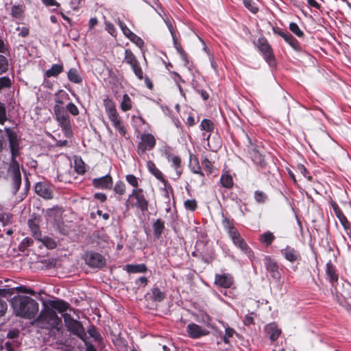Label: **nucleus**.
Listing matches in <instances>:
<instances>
[{"mask_svg": "<svg viewBox=\"0 0 351 351\" xmlns=\"http://www.w3.org/2000/svg\"><path fill=\"white\" fill-rule=\"evenodd\" d=\"M126 181L132 186L134 189H137L138 186V178L132 175V174H128L125 177Z\"/></svg>", "mask_w": 351, "mask_h": 351, "instance_id": "nucleus-49", "label": "nucleus"}, {"mask_svg": "<svg viewBox=\"0 0 351 351\" xmlns=\"http://www.w3.org/2000/svg\"><path fill=\"white\" fill-rule=\"evenodd\" d=\"M75 169L77 173L82 174L85 172L84 163L81 159L75 160Z\"/></svg>", "mask_w": 351, "mask_h": 351, "instance_id": "nucleus-50", "label": "nucleus"}, {"mask_svg": "<svg viewBox=\"0 0 351 351\" xmlns=\"http://www.w3.org/2000/svg\"><path fill=\"white\" fill-rule=\"evenodd\" d=\"M132 198L136 199V202L133 204V206L138 207L142 211L146 210L147 209L148 204L145 197V195L143 193V189H134L132 193L129 196V199Z\"/></svg>", "mask_w": 351, "mask_h": 351, "instance_id": "nucleus-9", "label": "nucleus"}, {"mask_svg": "<svg viewBox=\"0 0 351 351\" xmlns=\"http://www.w3.org/2000/svg\"><path fill=\"white\" fill-rule=\"evenodd\" d=\"M289 29L298 37H302L304 34L295 23H291L289 24Z\"/></svg>", "mask_w": 351, "mask_h": 351, "instance_id": "nucleus-52", "label": "nucleus"}, {"mask_svg": "<svg viewBox=\"0 0 351 351\" xmlns=\"http://www.w3.org/2000/svg\"><path fill=\"white\" fill-rule=\"evenodd\" d=\"M184 205L186 209L191 211L195 210V209L197 207V202L194 199H186V201H184Z\"/></svg>", "mask_w": 351, "mask_h": 351, "instance_id": "nucleus-48", "label": "nucleus"}, {"mask_svg": "<svg viewBox=\"0 0 351 351\" xmlns=\"http://www.w3.org/2000/svg\"><path fill=\"white\" fill-rule=\"evenodd\" d=\"M14 313L16 316L33 318L38 311V304L27 296H18L12 301Z\"/></svg>", "mask_w": 351, "mask_h": 351, "instance_id": "nucleus-1", "label": "nucleus"}, {"mask_svg": "<svg viewBox=\"0 0 351 351\" xmlns=\"http://www.w3.org/2000/svg\"><path fill=\"white\" fill-rule=\"evenodd\" d=\"M129 39L140 48L144 45L143 40L135 34H134Z\"/></svg>", "mask_w": 351, "mask_h": 351, "instance_id": "nucleus-54", "label": "nucleus"}, {"mask_svg": "<svg viewBox=\"0 0 351 351\" xmlns=\"http://www.w3.org/2000/svg\"><path fill=\"white\" fill-rule=\"evenodd\" d=\"M108 117L112 123L114 127L119 131L120 134L124 136L126 133V130L121 123V121L117 111L108 114Z\"/></svg>", "mask_w": 351, "mask_h": 351, "instance_id": "nucleus-16", "label": "nucleus"}, {"mask_svg": "<svg viewBox=\"0 0 351 351\" xmlns=\"http://www.w3.org/2000/svg\"><path fill=\"white\" fill-rule=\"evenodd\" d=\"M267 197L266 194L262 191H256L254 193V199L258 203H264Z\"/></svg>", "mask_w": 351, "mask_h": 351, "instance_id": "nucleus-51", "label": "nucleus"}, {"mask_svg": "<svg viewBox=\"0 0 351 351\" xmlns=\"http://www.w3.org/2000/svg\"><path fill=\"white\" fill-rule=\"evenodd\" d=\"M56 119L61 125L66 136H70L71 131V122L70 118L67 113L66 110L64 108H53Z\"/></svg>", "mask_w": 351, "mask_h": 351, "instance_id": "nucleus-5", "label": "nucleus"}, {"mask_svg": "<svg viewBox=\"0 0 351 351\" xmlns=\"http://www.w3.org/2000/svg\"><path fill=\"white\" fill-rule=\"evenodd\" d=\"M167 160L169 162L171 163V166L174 168L176 171V178H178L182 173V169L180 167L181 159L179 156H176L174 154H169L167 156Z\"/></svg>", "mask_w": 351, "mask_h": 351, "instance_id": "nucleus-19", "label": "nucleus"}, {"mask_svg": "<svg viewBox=\"0 0 351 351\" xmlns=\"http://www.w3.org/2000/svg\"><path fill=\"white\" fill-rule=\"evenodd\" d=\"M8 308L7 303L5 300L0 298V317L3 315Z\"/></svg>", "mask_w": 351, "mask_h": 351, "instance_id": "nucleus-58", "label": "nucleus"}, {"mask_svg": "<svg viewBox=\"0 0 351 351\" xmlns=\"http://www.w3.org/2000/svg\"><path fill=\"white\" fill-rule=\"evenodd\" d=\"M8 171L12 175L13 193H16L21 184V175L19 169V165L16 160H12Z\"/></svg>", "mask_w": 351, "mask_h": 351, "instance_id": "nucleus-7", "label": "nucleus"}, {"mask_svg": "<svg viewBox=\"0 0 351 351\" xmlns=\"http://www.w3.org/2000/svg\"><path fill=\"white\" fill-rule=\"evenodd\" d=\"M326 274L328 280L331 283L338 280V275L336 274L335 267L332 265L331 263H328L326 264Z\"/></svg>", "mask_w": 351, "mask_h": 351, "instance_id": "nucleus-22", "label": "nucleus"}, {"mask_svg": "<svg viewBox=\"0 0 351 351\" xmlns=\"http://www.w3.org/2000/svg\"><path fill=\"white\" fill-rule=\"evenodd\" d=\"M222 223L224 228L228 231V235L233 243L245 254H250V249L237 229L232 226V222L226 218L223 220Z\"/></svg>", "mask_w": 351, "mask_h": 351, "instance_id": "nucleus-2", "label": "nucleus"}, {"mask_svg": "<svg viewBox=\"0 0 351 351\" xmlns=\"http://www.w3.org/2000/svg\"><path fill=\"white\" fill-rule=\"evenodd\" d=\"M154 234L156 238H160L164 229L165 223L160 219H157L153 224Z\"/></svg>", "mask_w": 351, "mask_h": 351, "instance_id": "nucleus-26", "label": "nucleus"}, {"mask_svg": "<svg viewBox=\"0 0 351 351\" xmlns=\"http://www.w3.org/2000/svg\"><path fill=\"white\" fill-rule=\"evenodd\" d=\"M200 127L202 130L206 132H211L214 129L213 123L210 120L206 119H204L202 121Z\"/></svg>", "mask_w": 351, "mask_h": 351, "instance_id": "nucleus-42", "label": "nucleus"}, {"mask_svg": "<svg viewBox=\"0 0 351 351\" xmlns=\"http://www.w3.org/2000/svg\"><path fill=\"white\" fill-rule=\"evenodd\" d=\"M131 68L134 73L135 75L139 79L143 80V70L139 64V62H136L134 65L131 66Z\"/></svg>", "mask_w": 351, "mask_h": 351, "instance_id": "nucleus-44", "label": "nucleus"}, {"mask_svg": "<svg viewBox=\"0 0 351 351\" xmlns=\"http://www.w3.org/2000/svg\"><path fill=\"white\" fill-rule=\"evenodd\" d=\"M85 261L92 267L101 268L106 265L105 258L100 254L94 252L86 254Z\"/></svg>", "mask_w": 351, "mask_h": 351, "instance_id": "nucleus-8", "label": "nucleus"}, {"mask_svg": "<svg viewBox=\"0 0 351 351\" xmlns=\"http://www.w3.org/2000/svg\"><path fill=\"white\" fill-rule=\"evenodd\" d=\"M88 333L90 337H93L95 340H100V335L97 331V329L94 326H91L88 329Z\"/></svg>", "mask_w": 351, "mask_h": 351, "instance_id": "nucleus-55", "label": "nucleus"}, {"mask_svg": "<svg viewBox=\"0 0 351 351\" xmlns=\"http://www.w3.org/2000/svg\"><path fill=\"white\" fill-rule=\"evenodd\" d=\"M258 50L262 53L265 60L269 64H272L274 60V56L271 46L269 45L266 38H259L256 43Z\"/></svg>", "mask_w": 351, "mask_h": 351, "instance_id": "nucleus-6", "label": "nucleus"}, {"mask_svg": "<svg viewBox=\"0 0 351 351\" xmlns=\"http://www.w3.org/2000/svg\"><path fill=\"white\" fill-rule=\"evenodd\" d=\"M8 69V61L7 58L3 55H0V75L5 73Z\"/></svg>", "mask_w": 351, "mask_h": 351, "instance_id": "nucleus-46", "label": "nucleus"}, {"mask_svg": "<svg viewBox=\"0 0 351 351\" xmlns=\"http://www.w3.org/2000/svg\"><path fill=\"white\" fill-rule=\"evenodd\" d=\"M189 167L193 173L199 174L202 177H204V173L201 169L198 158L191 153L190 154L189 157Z\"/></svg>", "mask_w": 351, "mask_h": 351, "instance_id": "nucleus-18", "label": "nucleus"}, {"mask_svg": "<svg viewBox=\"0 0 351 351\" xmlns=\"http://www.w3.org/2000/svg\"><path fill=\"white\" fill-rule=\"evenodd\" d=\"M274 239L275 237L274 236L273 233L267 231L261 235L260 241L268 246L271 244Z\"/></svg>", "mask_w": 351, "mask_h": 351, "instance_id": "nucleus-32", "label": "nucleus"}, {"mask_svg": "<svg viewBox=\"0 0 351 351\" xmlns=\"http://www.w3.org/2000/svg\"><path fill=\"white\" fill-rule=\"evenodd\" d=\"M6 120V111L3 104L0 102V123L3 124Z\"/></svg>", "mask_w": 351, "mask_h": 351, "instance_id": "nucleus-57", "label": "nucleus"}, {"mask_svg": "<svg viewBox=\"0 0 351 351\" xmlns=\"http://www.w3.org/2000/svg\"><path fill=\"white\" fill-rule=\"evenodd\" d=\"M63 69H64L63 64H55L52 65L51 69H48L46 71L45 75L48 77H56L60 73H62L63 71Z\"/></svg>", "mask_w": 351, "mask_h": 351, "instance_id": "nucleus-23", "label": "nucleus"}, {"mask_svg": "<svg viewBox=\"0 0 351 351\" xmlns=\"http://www.w3.org/2000/svg\"><path fill=\"white\" fill-rule=\"evenodd\" d=\"M215 283L223 288H229L233 283V278L230 274H216Z\"/></svg>", "mask_w": 351, "mask_h": 351, "instance_id": "nucleus-15", "label": "nucleus"}, {"mask_svg": "<svg viewBox=\"0 0 351 351\" xmlns=\"http://www.w3.org/2000/svg\"><path fill=\"white\" fill-rule=\"evenodd\" d=\"M124 60L127 64H130V66L138 62L135 56L130 49L125 50Z\"/></svg>", "mask_w": 351, "mask_h": 351, "instance_id": "nucleus-31", "label": "nucleus"}, {"mask_svg": "<svg viewBox=\"0 0 351 351\" xmlns=\"http://www.w3.org/2000/svg\"><path fill=\"white\" fill-rule=\"evenodd\" d=\"M16 342L8 340L2 343L1 350L3 351H16Z\"/></svg>", "mask_w": 351, "mask_h": 351, "instance_id": "nucleus-38", "label": "nucleus"}, {"mask_svg": "<svg viewBox=\"0 0 351 351\" xmlns=\"http://www.w3.org/2000/svg\"><path fill=\"white\" fill-rule=\"evenodd\" d=\"M165 298L164 292L160 290L158 287H154L152 290V299L155 302H160Z\"/></svg>", "mask_w": 351, "mask_h": 351, "instance_id": "nucleus-29", "label": "nucleus"}, {"mask_svg": "<svg viewBox=\"0 0 351 351\" xmlns=\"http://www.w3.org/2000/svg\"><path fill=\"white\" fill-rule=\"evenodd\" d=\"M147 167L149 171L154 175L158 180H163L162 173L156 167L154 162L149 160L147 162Z\"/></svg>", "mask_w": 351, "mask_h": 351, "instance_id": "nucleus-24", "label": "nucleus"}, {"mask_svg": "<svg viewBox=\"0 0 351 351\" xmlns=\"http://www.w3.org/2000/svg\"><path fill=\"white\" fill-rule=\"evenodd\" d=\"M93 185L99 189L110 190L112 187V178L110 175L94 178L92 181Z\"/></svg>", "mask_w": 351, "mask_h": 351, "instance_id": "nucleus-12", "label": "nucleus"}, {"mask_svg": "<svg viewBox=\"0 0 351 351\" xmlns=\"http://www.w3.org/2000/svg\"><path fill=\"white\" fill-rule=\"evenodd\" d=\"M282 256L290 262L296 261L300 257V253L294 248L287 246L281 250Z\"/></svg>", "mask_w": 351, "mask_h": 351, "instance_id": "nucleus-17", "label": "nucleus"}, {"mask_svg": "<svg viewBox=\"0 0 351 351\" xmlns=\"http://www.w3.org/2000/svg\"><path fill=\"white\" fill-rule=\"evenodd\" d=\"M298 171L305 178H308L310 180V177L306 176V169L303 165H298L297 167Z\"/></svg>", "mask_w": 351, "mask_h": 351, "instance_id": "nucleus-59", "label": "nucleus"}, {"mask_svg": "<svg viewBox=\"0 0 351 351\" xmlns=\"http://www.w3.org/2000/svg\"><path fill=\"white\" fill-rule=\"evenodd\" d=\"M6 132L9 143L10 147L11 149L12 154V160H16V157L18 156V150H19V143L17 141V135L15 132H14L10 128H5Z\"/></svg>", "mask_w": 351, "mask_h": 351, "instance_id": "nucleus-11", "label": "nucleus"}, {"mask_svg": "<svg viewBox=\"0 0 351 351\" xmlns=\"http://www.w3.org/2000/svg\"><path fill=\"white\" fill-rule=\"evenodd\" d=\"M50 306L59 312H64L68 308V304L62 300H52L50 302Z\"/></svg>", "mask_w": 351, "mask_h": 351, "instance_id": "nucleus-27", "label": "nucleus"}, {"mask_svg": "<svg viewBox=\"0 0 351 351\" xmlns=\"http://www.w3.org/2000/svg\"><path fill=\"white\" fill-rule=\"evenodd\" d=\"M307 2H308V4L311 7H313V8H315L317 9H319L320 7L319 3L315 0H307Z\"/></svg>", "mask_w": 351, "mask_h": 351, "instance_id": "nucleus-64", "label": "nucleus"}, {"mask_svg": "<svg viewBox=\"0 0 351 351\" xmlns=\"http://www.w3.org/2000/svg\"><path fill=\"white\" fill-rule=\"evenodd\" d=\"M12 84V80L8 77H0V92L5 88H9Z\"/></svg>", "mask_w": 351, "mask_h": 351, "instance_id": "nucleus-41", "label": "nucleus"}, {"mask_svg": "<svg viewBox=\"0 0 351 351\" xmlns=\"http://www.w3.org/2000/svg\"><path fill=\"white\" fill-rule=\"evenodd\" d=\"M186 332L189 336L193 339H197L202 336L207 335L209 333L208 330L202 328L197 324H189L186 327Z\"/></svg>", "mask_w": 351, "mask_h": 351, "instance_id": "nucleus-13", "label": "nucleus"}, {"mask_svg": "<svg viewBox=\"0 0 351 351\" xmlns=\"http://www.w3.org/2000/svg\"><path fill=\"white\" fill-rule=\"evenodd\" d=\"M223 326L225 328L223 341L226 343H228L230 342V338L232 337L233 335L236 334V332L233 328L229 327L227 324L223 323Z\"/></svg>", "mask_w": 351, "mask_h": 351, "instance_id": "nucleus-33", "label": "nucleus"}, {"mask_svg": "<svg viewBox=\"0 0 351 351\" xmlns=\"http://www.w3.org/2000/svg\"><path fill=\"white\" fill-rule=\"evenodd\" d=\"M220 181L222 186L228 189L231 188L233 185L232 178L228 174H222Z\"/></svg>", "mask_w": 351, "mask_h": 351, "instance_id": "nucleus-34", "label": "nucleus"}, {"mask_svg": "<svg viewBox=\"0 0 351 351\" xmlns=\"http://www.w3.org/2000/svg\"><path fill=\"white\" fill-rule=\"evenodd\" d=\"M252 158L254 162L261 167H263L265 163V160L262 154L258 152L254 151L252 154Z\"/></svg>", "mask_w": 351, "mask_h": 351, "instance_id": "nucleus-37", "label": "nucleus"}, {"mask_svg": "<svg viewBox=\"0 0 351 351\" xmlns=\"http://www.w3.org/2000/svg\"><path fill=\"white\" fill-rule=\"evenodd\" d=\"M44 319L53 328H58L61 319L54 311H48L45 315Z\"/></svg>", "mask_w": 351, "mask_h": 351, "instance_id": "nucleus-20", "label": "nucleus"}, {"mask_svg": "<svg viewBox=\"0 0 351 351\" xmlns=\"http://www.w3.org/2000/svg\"><path fill=\"white\" fill-rule=\"evenodd\" d=\"M126 270L129 273H143L147 270V268L144 264L128 265H126Z\"/></svg>", "mask_w": 351, "mask_h": 351, "instance_id": "nucleus-28", "label": "nucleus"}, {"mask_svg": "<svg viewBox=\"0 0 351 351\" xmlns=\"http://www.w3.org/2000/svg\"><path fill=\"white\" fill-rule=\"evenodd\" d=\"M64 319L68 330L80 337L82 341H85L86 334L80 322L73 319L69 314L64 315Z\"/></svg>", "mask_w": 351, "mask_h": 351, "instance_id": "nucleus-4", "label": "nucleus"}, {"mask_svg": "<svg viewBox=\"0 0 351 351\" xmlns=\"http://www.w3.org/2000/svg\"><path fill=\"white\" fill-rule=\"evenodd\" d=\"M243 2L245 7L253 14H256L258 11V8L252 0H243Z\"/></svg>", "mask_w": 351, "mask_h": 351, "instance_id": "nucleus-47", "label": "nucleus"}, {"mask_svg": "<svg viewBox=\"0 0 351 351\" xmlns=\"http://www.w3.org/2000/svg\"><path fill=\"white\" fill-rule=\"evenodd\" d=\"M118 25L122 30L123 34L128 38H130L134 34L133 33L127 26L126 25L120 20H118Z\"/></svg>", "mask_w": 351, "mask_h": 351, "instance_id": "nucleus-43", "label": "nucleus"}, {"mask_svg": "<svg viewBox=\"0 0 351 351\" xmlns=\"http://www.w3.org/2000/svg\"><path fill=\"white\" fill-rule=\"evenodd\" d=\"M104 104L107 114L117 112L115 104L112 100L106 99L104 101Z\"/></svg>", "mask_w": 351, "mask_h": 351, "instance_id": "nucleus-36", "label": "nucleus"}, {"mask_svg": "<svg viewBox=\"0 0 351 351\" xmlns=\"http://www.w3.org/2000/svg\"><path fill=\"white\" fill-rule=\"evenodd\" d=\"M95 198L104 202L106 200V195L104 193H97L95 194Z\"/></svg>", "mask_w": 351, "mask_h": 351, "instance_id": "nucleus-60", "label": "nucleus"}, {"mask_svg": "<svg viewBox=\"0 0 351 351\" xmlns=\"http://www.w3.org/2000/svg\"><path fill=\"white\" fill-rule=\"evenodd\" d=\"M43 3L47 6L58 5V3L55 0H42Z\"/></svg>", "mask_w": 351, "mask_h": 351, "instance_id": "nucleus-61", "label": "nucleus"}, {"mask_svg": "<svg viewBox=\"0 0 351 351\" xmlns=\"http://www.w3.org/2000/svg\"><path fill=\"white\" fill-rule=\"evenodd\" d=\"M36 193L46 199L53 197V186L45 182H38L34 187Z\"/></svg>", "mask_w": 351, "mask_h": 351, "instance_id": "nucleus-10", "label": "nucleus"}, {"mask_svg": "<svg viewBox=\"0 0 351 351\" xmlns=\"http://www.w3.org/2000/svg\"><path fill=\"white\" fill-rule=\"evenodd\" d=\"M265 332L269 336L271 341L276 340L280 334V330L274 323L267 325L265 326Z\"/></svg>", "mask_w": 351, "mask_h": 351, "instance_id": "nucleus-21", "label": "nucleus"}, {"mask_svg": "<svg viewBox=\"0 0 351 351\" xmlns=\"http://www.w3.org/2000/svg\"><path fill=\"white\" fill-rule=\"evenodd\" d=\"M156 144V140L150 133H142L139 136V142L137 144L136 152L141 156L147 151L152 150Z\"/></svg>", "mask_w": 351, "mask_h": 351, "instance_id": "nucleus-3", "label": "nucleus"}, {"mask_svg": "<svg viewBox=\"0 0 351 351\" xmlns=\"http://www.w3.org/2000/svg\"><path fill=\"white\" fill-rule=\"evenodd\" d=\"M43 245H45L48 249H54L56 247V241L48 237H43L40 239H38Z\"/></svg>", "mask_w": 351, "mask_h": 351, "instance_id": "nucleus-39", "label": "nucleus"}, {"mask_svg": "<svg viewBox=\"0 0 351 351\" xmlns=\"http://www.w3.org/2000/svg\"><path fill=\"white\" fill-rule=\"evenodd\" d=\"M121 109L125 112L132 109V102L128 95L125 94L123 97V100L121 103Z\"/></svg>", "mask_w": 351, "mask_h": 351, "instance_id": "nucleus-30", "label": "nucleus"}, {"mask_svg": "<svg viewBox=\"0 0 351 351\" xmlns=\"http://www.w3.org/2000/svg\"><path fill=\"white\" fill-rule=\"evenodd\" d=\"M279 35L281 36L293 49H296L298 43L291 35L287 34L284 32H280Z\"/></svg>", "mask_w": 351, "mask_h": 351, "instance_id": "nucleus-35", "label": "nucleus"}, {"mask_svg": "<svg viewBox=\"0 0 351 351\" xmlns=\"http://www.w3.org/2000/svg\"><path fill=\"white\" fill-rule=\"evenodd\" d=\"M264 263L267 270L270 273L271 277L275 280H279L280 274L278 271L277 263L269 256H266Z\"/></svg>", "mask_w": 351, "mask_h": 351, "instance_id": "nucleus-14", "label": "nucleus"}, {"mask_svg": "<svg viewBox=\"0 0 351 351\" xmlns=\"http://www.w3.org/2000/svg\"><path fill=\"white\" fill-rule=\"evenodd\" d=\"M67 112H69L72 115L76 116L79 114V110L77 107L72 102L69 103L66 108Z\"/></svg>", "mask_w": 351, "mask_h": 351, "instance_id": "nucleus-53", "label": "nucleus"}, {"mask_svg": "<svg viewBox=\"0 0 351 351\" xmlns=\"http://www.w3.org/2000/svg\"><path fill=\"white\" fill-rule=\"evenodd\" d=\"M106 30L112 36H116V29L114 26L110 22L105 23Z\"/></svg>", "mask_w": 351, "mask_h": 351, "instance_id": "nucleus-56", "label": "nucleus"}, {"mask_svg": "<svg viewBox=\"0 0 351 351\" xmlns=\"http://www.w3.org/2000/svg\"><path fill=\"white\" fill-rule=\"evenodd\" d=\"M97 24V19L96 18H91L88 22V27L90 29L93 28Z\"/></svg>", "mask_w": 351, "mask_h": 351, "instance_id": "nucleus-63", "label": "nucleus"}, {"mask_svg": "<svg viewBox=\"0 0 351 351\" xmlns=\"http://www.w3.org/2000/svg\"><path fill=\"white\" fill-rule=\"evenodd\" d=\"M67 76L68 79L73 83L80 84L82 82V79L76 69H70L68 71Z\"/></svg>", "mask_w": 351, "mask_h": 351, "instance_id": "nucleus-25", "label": "nucleus"}, {"mask_svg": "<svg viewBox=\"0 0 351 351\" xmlns=\"http://www.w3.org/2000/svg\"><path fill=\"white\" fill-rule=\"evenodd\" d=\"M86 345V351H97L94 346L88 342L85 339V341H83Z\"/></svg>", "mask_w": 351, "mask_h": 351, "instance_id": "nucleus-62", "label": "nucleus"}, {"mask_svg": "<svg viewBox=\"0 0 351 351\" xmlns=\"http://www.w3.org/2000/svg\"><path fill=\"white\" fill-rule=\"evenodd\" d=\"M114 191L119 195H123L125 192V184L122 181H118L116 182L114 186Z\"/></svg>", "mask_w": 351, "mask_h": 351, "instance_id": "nucleus-45", "label": "nucleus"}, {"mask_svg": "<svg viewBox=\"0 0 351 351\" xmlns=\"http://www.w3.org/2000/svg\"><path fill=\"white\" fill-rule=\"evenodd\" d=\"M202 164L208 174H210L213 172V165L210 160L206 156H204L202 159Z\"/></svg>", "mask_w": 351, "mask_h": 351, "instance_id": "nucleus-40", "label": "nucleus"}]
</instances>
